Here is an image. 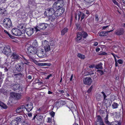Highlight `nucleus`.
<instances>
[{"mask_svg":"<svg viewBox=\"0 0 125 125\" xmlns=\"http://www.w3.org/2000/svg\"><path fill=\"white\" fill-rule=\"evenodd\" d=\"M3 25L6 28H10L12 25L11 20L8 18H5L3 20Z\"/></svg>","mask_w":125,"mask_h":125,"instance_id":"1","label":"nucleus"},{"mask_svg":"<svg viewBox=\"0 0 125 125\" xmlns=\"http://www.w3.org/2000/svg\"><path fill=\"white\" fill-rule=\"evenodd\" d=\"M48 25L47 24L45 23L38 24L36 27H35V31L37 32L41 30H44L46 28Z\"/></svg>","mask_w":125,"mask_h":125,"instance_id":"2","label":"nucleus"},{"mask_svg":"<svg viewBox=\"0 0 125 125\" xmlns=\"http://www.w3.org/2000/svg\"><path fill=\"white\" fill-rule=\"evenodd\" d=\"M42 45L44 49V51L45 52H48L51 50L49 42L46 40L42 41Z\"/></svg>","mask_w":125,"mask_h":125,"instance_id":"3","label":"nucleus"},{"mask_svg":"<svg viewBox=\"0 0 125 125\" xmlns=\"http://www.w3.org/2000/svg\"><path fill=\"white\" fill-rule=\"evenodd\" d=\"M62 0H57V1L55 2L53 4L52 7L54 9H57L55 11V14H56L57 12H59L60 11V6L59 3L61 2H62Z\"/></svg>","mask_w":125,"mask_h":125,"instance_id":"4","label":"nucleus"},{"mask_svg":"<svg viewBox=\"0 0 125 125\" xmlns=\"http://www.w3.org/2000/svg\"><path fill=\"white\" fill-rule=\"evenodd\" d=\"M24 63L21 62V63H19L15 65L16 69L18 71L21 72L23 71L24 67Z\"/></svg>","mask_w":125,"mask_h":125,"instance_id":"5","label":"nucleus"},{"mask_svg":"<svg viewBox=\"0 0 125 125\" xmlns=\"http://www.w3.org/2000/svg\"><path fill=\"white\" fill-rule=\"evenodd\" d=\"M36 54L39 57L43 58L45 56L46 52L44 50L39 49L36 51Z\"/></svg>","mask_w":125,"mask_h":125,"instance_id":"6","label":"nucleus"},{"mask_svg":"<svg viewBox=\"0 0 125 125\" xmlns=\"http://www.w3.org/2000/svg\"><path fill=\"white\" fill-rule=\"evenodd\" d=\"M55 12V10L52 8H49L47 9L44 13V15L49 16L53 15Z\"/></svg>","mask_w":125,"mask_h":125,"instance_id":"7","label":"nucleus"},{"mask_svg":"<svg viewBox=\"0 0 125 125\" xmlns=\"http://www.w3.org/2000/svg\"><path fill=\"white\" fill-rule=\"evenodd\" d=\"M10 47L9 45H7L3 48L2 52L6 55H8L11 52Z\"/></svg>","mask_w":125,"mask_h":125,"instance_id":"8","label":"nucleus"},{"mask_svg":"<svg viewBox=\"0 0 125 125\" xmlns=\"http://www.w3.org/2000/svg\"><path fill=\"white\" fill-rule=\"evenodd\" d=\"M11 31L13 34L16 36H20L22 34H23L21 31L17 28L13 29L11 30Z\"/></svg>","mask_w":125,"mask_h":125,"instance_id":"9","label":"nucleus"},{"mask_svg":"<svg viewBox=\"0 0 125 125\" xmlns=\"http://www.w3.org/2000/svg\"><path fill=\"white\" fill-rule=\"evenodd\" d=\"M95 125H105L102 117L99 115H98L97 116V119Z\"/></svg>","mask_w":125,"mask_h":125,"instance_id":"10","label":"nucleus"},{"mask_svg":"<svg viewBox=\"0 0 125 125\" xmlns=\"http://www.w3.org/2000/svg\"><path fill=\"white\" fill-rule=\"evenodd\" d=\"M36 48L32 46L29 47L27 49L28 53L30 55H33L36 53Z\"/></svg>","mask_w":125,"mask_h":125,"instance_id":"11","label":"nucleus"},{"mask_svg":"<svg viewBox=\"0 0 125 125\" xmlns=\"http://www.w3.org/2000/svg\"><path fill=\"white\" fill-rule=\"evenodd\" d=\"M11 96L17 100H18L21 99V94L18 93H12L11 94Z\"/></svg>","mask_w":125,"mask_h":125,"instance_id":"12","label":"nucleus"},{"mask_svg":"<svg viewBox=\"0 0 125 125\" xmlns=\"http://www.w3.org/2000/svg\"><path fill=\"white\" fill-rule=\"evenodd\" d=\"M33 107V103L31 102H29L26 105V109L28 112L31 111Z\"/></svg>","mask_w":125,"mask_h":125,"instance_id":"13","label":"nucleus"},{"mask_svg":"<svg viewBox=\"0 0 125 125\" xmlns=\"http://www.w3.org/2000/svg\"><path fill=\"white\" fill-rule=\"evenodd\" d=\"M11 58L13 61H16L20 59V57L15 52H13L11 56Z\"/></svg>","mask_w":125,"mask_h":125,"instance_id":"14","label":"nucleus"},{"mask_svg":"<svg viewBox=\"0 0 125 125\" xmlns=\"http://www.w3.org/2000/svg\"><path fill=\"white\" fill-rule=\"evenodd\" d=\"M92 81V80L90 77H86L83 80V83L87 85H90Z\"/></svg>","mask_w":125,"mask_h":125,"instance_id":"15","label":"nucleus"},{"mask_svg":"<svg viewBox=\"0 0 125 125\" xmlns=\"http://www.w3.org/2000/svg\"><path fill=\"white\" fill-rule=\"evenodd\" d=\"M105 105L106 107H109L111 105L112 103L111 100L109 99H105L104 100Z\"/></svg>","mask_w":125,"mask_h":125,"instance_id":"16","label":"nucleus"},{"mask_svg":"<svg viewBox=\"0 0 125 125\" xmlns=\"http://www.w3.org/2000/svg\"><path fill=\"white\" fill-rule=\"evenodd\" d=\"M75 40L77 42L81 41L82 40V36L80 32H78L76 33V37Z\"/></svg>","mask_w":125,"mask_h":125,"instance_id":"17","label":"nucleus"},{"mask_svg":"<svg viewBox=\"0 0 125 125\" xmlns=\"http://www.w3.org/2000/svg\"><path fill=\"white\" fill-rule=\"evenodd\" d=\"M34 29L29 28L26 30V34L29 36H31L33 32Z\"/></svg>","mask_w":125,"mask_h":125,"instance_id":"18","label":"nucleus"},{"mask_svg":"<svg viewBox=\"0 0 125 125\" xmlns=\"http://www.w3.org/2000/svg\"><path fill=\"white\" fill-rule=\"evenodd\" d=\"M124 32V30L122 28L118 29L115 31V33L118 35H123Z\"/></svg>","mask_w":125,"mask_h":125,"instance_id":"19","label":"nucleus"},{"mask_svg":"<svg viewBox=\"0 0 125 125\" xmlns=\"http://www.w3.org/2000/svg\"><path fill=\"white\" fill-rule=\"evenodd\" d=\"M20 87V85L17 83H15L14 84L13 83L12 84L11 88L14 91L18 90Z\"/></svg>","mask_w":125,"mask_h":125,"instance_id":"20","label":"nucleus"},{"mask_svg":"<svg viewBox=\"0 0 125 125\" xmlns=\"http://www.w3.org/2000/svg\"><path fill=\"white\" fill-rule=\"evenodd\" d=\"M78 16V20H79L81 17V21L84 18L85 15L83 13H82V12L79 11V12L77 14Z\"/></svg>","mask_w":125,"mask_h":125,"instance_id":"21","label":"nucleus"},{"mask_svg":"<svg viewBox=\"0 0 125 125\" xmlns=\"http://www.w3.org/2000/svg\"><path fill=\"white\" fill-rule=\"evenodd\" d=\"M108 115L107 114L104 118V122L107 125H112V122H110L108 120Z\"/></svg>","mask_w":125,"mask_h":125,"instance_id":"22","label":"nucleus"},{"mask_svg":"<svg viewBox=\"0 0 125 125\" xmlns=\"http://www.w3.org/2000/svg\"><path fill=\"white\" fill-rule=\"evenodd\" d=\"M113 30H111L107 31H102L99 34V36H107L108 34V32L112 31Z\"/></svg>","mask_w":125,"mask_h":125,"instance_id":"23","label":"nucleus"},{"mask_svg":"<svg viewBox=\"0 0 125 125\" xmlns=\"http://www.w3.org/2000/svg\"><path fill=\"white\" fill-rule=\"evenodd\" d=\"M49 17V19L50 21H53L55 19L56 16L54 14L47 16Z\"/></svg>","mask_w":125,"mask_h":125,"instance_id":"24","label":"nucleus"},{"mask_svg":"<svg viewBox=\"0 0 125 125\" xmlns=\"http://www.w3.org/2000/svg\"><path fill=\"white\" fill-rule=\"evenodd\" d=\"M60 11H59V12H57L56 14L57 15H56V16H59L60 15L64 12V8H62L60 7Z\"/></svg>","mask_w":125,"mask_h":125,"instance_id":"25","label":"nucleus"},{"mask_svg":"<svg viewBox=\"0 0 125 125\" xmlns=\"http://www.w3.org/2000/svg\"><path fill=\"white\" fill-rule=\"evenodd\" d=\"M102 65V64L101 62H100L95 66V67L96 69H102L103 68Z\"/></svg>","mask_w":125,"mask_h":125,"instance_id":"26","label":"nucleus"},{"mask_svg":"<svg viewBox=\"0 0 125 125\" xmlns=\"http://www.w3.org/2000/svg\"><path fill=\"white\" fill-rule=\"evenodd\" d=\"M81 33L82 37L84 38H85L88 36V34L87 32L85 31L80 32Z\"/></svg>","mask_w":125,"mask_h":125,"instance_id":"27","label":"nucleus"},{"mask_svg":"<svg viewBox=\"0 0 125 125\" xmlns=\"http://www.w3.org/2000/svg\"><path fill=\"white\" fill-rule=\"evenodd\" d=\"M68 31V29L66 28H64L61 31V34L62 35H64Z\"/></svg>","mask_w":125,"mask_h":125,"instance_id":"28","label":"nucleus"},{"mask_svg":"<svg viewBox=\"0 0 125 125\" xmlns=\"http://www.w3.org/2000/svg\"><path fill=\"white\" fill-rule=\"evenodd\" d=\"M103 98V96L101 94H97L96 97V99L98 101L100 100L101 99Z\"/></svg>","mask_w":125,"mask_h":125,"instance_id":"29","label":"nucleus"},{"mask_svg":"<svg viewBox=\"0 0 125 125\" xmlns=\"http://www.w3.org/2000/svg\"><path fill=\"white\" fill-rule=\"evenodd\" d=\"M0 106L4 109H6L7 108V106L3 103L0 101Z\"/></svg>","mask_w":125,"mask_h":125,"instance_id":"30","label":"nucleus"},{"mask_svg":"<svg viewBox=\"0 0 125 125\" xmlns=\"http://www.w3.org/2000/svg\"><path fill=\"white\" fill-rule=\"evenodd\" d=\"M118 105L116 103L114 102L112 105V108L113 109H116L118 108Z\"/></svg>","mask_w":125,"mask_h":125,"instance_id":"31","label":"nucleus"},{"mask_svg":"<svg viewBox=\"0 0 125 125\" xmlns=\"http://www.w3.org/2000/svg\"><path fill=\"white\" fill-rule=\"evenodd\" d=\"M32 46L33 47H35L36 48L38 46V44L36 40H35L34 42L32 44Z\"/></svg>","mask_w":125,"mask_h":125,"instance_id":"32","label":"nucleus"},{"mask_svg":"<svg viewBox=\"0 0 125 125\" xmlns=\"http://www.w3.org/2000/svg\"><path fill=\"white\" fill-rule=\"evenodd\" d=\"M14 75L17 77L20 78L23 76V74L21 73L15 74Z\"/></svg>","mask_w":125,"mask_h":125,"instance_id":"33","label":"nucleus"},{"mask_svg":"<svg viewBox=\"0 0 125 125\" xmlns=\"http://www.w3.org/2000/svg\"><path fill=\"white\" fill-rule=\"evenodd\" d=\"M6 12V10L5 8H0V14H5Z\"/></svg>","mask_w":125,"mask_h":125,"instance_id":"34","label":"nucleus"},{"mask_svg":"<svg viewBox=\"0 0 125 125\" xmlns=\"http://www.w3.org/2000/svg\"><path fill=\"white\" fill-rule=\"evenodd\" d=\"M18 124V122L14 120L11 121L10 125H17Z\"/></svg>","mask_w":125,"mask_h":125,"instance_id":"35","label":"nucleus"},{"mask_svg":"<svg viewBox=\"0 0 125 125\" xmlns=\"http://www.w3.org/2000/svg\"><path fill=\"white\" fill-rule=\"evenodd\" d=\"M78 57L82 59H84L85 58V56L80 53H78L77 55Z\"/></svg>","mask_w":125,"mask_h":125,"instance_id":"36","label":"nucleus"},{"mask_svg":"<svg viewBox=\"0 0 125 125\" xmlns=\"http://www.w3.org/2000/svg\"><path fill=\"white\" fill-rule=\"evenodd\" d=\"M101 93L102 94V95L103 96V97H104V100L106 99V98L107 96V94H106L103 91L101 92Z\"/></svg>","mask_w":125,"mask_h":125,"instance_id":"37","label":"nucleus"},{"mask_svg":"<svg viewBox=\"0 0 125 125\" xmlns=\"http://www.w3.org/2000/svg\"><path fill=\"white\" fill-rule=\"evenodd\" d=\"M112 125H121L120 123L117 121H115L112 123Z\"/></svg>","mask_w":125,"mask_h":125,"instance_id":"38","label":"nucleus"},{"mask_svg":"<svg viewBox=\"0 0 125 125\" xmlns=\"http://www.w3.org/2000/svg\"><path fill=\"white\" fill-rule=\"evenodd\" d=\"M4 32L7 34L11 38L13 39V37L11 35L9 32H8L7 31L5 30H4Z\"/></svg>","mask_w":125,"mask_h":125,"instance_id":"39","label":"nucleus"},{"mask_svg":"<svg viewBox=\"0 0 125 125\" xmlns=\"http://www.w3.org/2000/svg\"><path fill=\"white\" fill-rule=\"evenodd\" d=\"M22 110L19 107L16 110V111L17 113H19L22 111Z\"/></svg>","mask_w":125,"mask_h":125,"instance_id":"40","label":"nucleus"},{"mask_svg":"<svg viewBox=\"0 0 125 125\" xmlns=\"http://www.w3.org/2000/svg\"><path fill=\"white\" fill-rule=\"evenodd\" d=\"M15 120L17 121V122L18 123V122H20L21 121V119L19 117H17L15 118Z\"/></svg>","mask_w":125,"mask_h":125,"instance_id":"41","label":"nucleus"},{"mask_svg":"<svg viewBox=\"0 0 125 125\" xmlns=\"http://www.w3.org/2000/svg\"><path fill=\"white\" fill-rule=\"evenodd\" d=\"M93 88V86L92 85L88 89V90L87 91V93H91V92Z\"/></svg>","mask_w":125,"mask_h":125,"instance_id":"42","label":"nucleus"},{"mask_svg":"<svg viewBox=\"0 0 125 125\" xmlns=\"http://www.w3.org/2000/svg\"><path fill=\"white\" fill-rule=\"evenodd\" d=\"M97 71L98 72V73L100 74L101 75H102L104 73V72L101 70H98Z\"/></svg>","mask_w":125,"mask_h":125,"instance_id":"43","label":"nucleus"},{"mask_svg":"<svg viewBox=\"0 0 125 125\" xmlns=\"http://www.w3.org/2000/svg\"><path fill=\"white\" fill-rule=\"evenodd\" d=\"M85 1L88 3H91L93 2L94 0H84Z\"/></svg>","mask_w":125,"mask_h":125,"instance_id":"44","label":"nucleus"},{"mask_svg":"<svg viewBox=\"0 0 125 125\" xmlns=\"http://www.w3.org/2000/svg\"><path fill=\"white\" fill-rule=\"evenodd\" d=\"M50 114L52 117H53L55 115V113L53 111L51 112L50 113Z\"/></svg>","mask_w":125,"mask_h":125,"instance_id":"45","label":"nucleus"},{"mask_svg":"<svg viewBox=\"0 0 125 125\" xmlns=\"http://www.w3.org/2000/svg\"><path fill=\"white\" fill-rule=\"evenodd\" d=\"M21 109H22L24 108L26 109V106H24V105H22L19 106Z\"/></svg>","mask_w":125,"mask_h":125,"instance_id":"46","label":"nucleus"},{"mask_svg":"<svg viewBox=\"0 0 125 125\" xmlns=\"http://www.w3.org/2000/svg\"><path fill=\"white\" fill-rule=\"evenodd\" d=\"M117 62L119 64H122L123 63L122 60L120 59L118 60L117 61Z\"/></svg>","mask_w":125,"mask_h":125,"instance_id":"47","label":"nucleus"},{"mask_svg":"<svg viewBox=\"0 0 125 125\" xmlns=\"http://www.w3.org/2000/svg\"><path fill=\"white\" fill-rule=\"evenodd\" d=\"M7 0H0V4L5 3Z\"/></svg>","mask_w":125,"mask_h":125,"instance_id":"48","label":"nucleus"},{"mask_svg":"<svg viewBox=\"0 0 125 125\" xmlns=\"http://www.w3.org/2000/svg\"><path fill=\"white\" fill-rule=\"evenodd\" d=\"M23 58L24 60H25L26 61L25 62H24V64H26L27 65H29V62H27V60H26L24 58Z\"/></svg>","mask_w":125,"mask_h":125,"instance_id":"49","label":"nucleus"},{"mask_svg":"<svg viewBox=\"0 0 125 125\" xmlns=\"http://www.w3.org/2000/svg\"><path fill=\"white\" fill-rule=\"evenodd\" d=\"M113 3L115 5H118V3L115 0H112Z\"/></svg>","mask_w":125,"mask_h":125,"instance_id":"50","label":"nucleus"},{"mask_svg":"<svg viewBox=\"0 0 125 125\" xmlns=\"http://www.w3.org/2000/svg\"><path fill=\"white\" fill-rule=\"evenodd\" d=\"M18 27L21 29H23V28H24L23 27V24H21L20 25H19Z\"/></svg>","mask_w":125,"mask_h":125,"instance_id":"51","label":"nucleus"},{"mask_svg":"<svg viewBox=\"0 0 125 125\" xmlns=\"http://www.w3.org/2000/svg\"><path fill=\"white\" fill-rule=\"evenodd\" d=\"M76 27H77V29L79 30H80V25L78 24L77 25Z\"/></svg>","mask_w":125,"mask_h":125,"instance_id":"52","label":"nucleus"},{"mask_svg":"<svg viewBox=\"0 0 125 125\" xmlns=\"http://www.w3.org/2000/svg\"><path fill=\"white\" fill-rule=\"evenodd\" d=\"M38 65L40 66H42L44 65L43 63H39L38 64Z\"/></svg>","mask_w":125,"mask_h":125,"instance_id":"53","label":"nucleus"},{"mask_svg":"<svg viewBox=\"0 0 125 125\" xmlns=\"http://www.w3.org/2000/svg\"><path fill=\"white\" fill-rule=\"evenodd\" d=\"M95 20L96 21H98V16L97 15H95Z\"/></svg>","mask_w":125,"mask_h":125,"instance_id":"54","label":"nucleus"},{"mask_svg":"<svg viewBox=\"0 0 125 125\" xmlns=\"http://www.w3.org/2000/svg\"><path fill=\"white\" fill-rule=\"evenodd\" d=\"M51 118H48V121H47V122L48 123H50L51 122Z\"/></svg>","mask_w":125,"mask_h":125,"instance_id":"55","label":"nucleus"},{"mask_svg":"<svg viewBox=\"0 0 125 125\" xmlns=\"http://www.w3.org/2000/svg\"><path fill=\"white\" fill-rule=\"evenodd\" d=\"M52 76V75L51 74H50L48 75L47 78H46V79H49V78L51 76Z\"/></svg>","mask_w":125,"mask_h":125,"instance_id":"56","label":"nucleus"},{"mask_svg":"<svg viewBox=\"0 0 125 125\" xmlns=\"http://www.w3.org/2000/svg\"><path fill=\"white\" fill-rule=\"evenodd\" d=\"M28 115L30 117H31L32 115V114L31 113H29L28 114Z\"/></svg>","mask_w":125,"mask_h":125,"instance_id":"57","label":"nucleus"},{"mask_svg":"<svg viewBox=\"0 0 125 125\" xmlns=\"http://www.w3.org/2000/svg\"><path fill=\"white\" fill-rule=\"evenodd\" d=\"M100 48H96V52H99L100 50Z\"/></svg>","mask_w":125,"mask_h":125,"instance_id":"58","label":"nucleus"},{"mask_svg":"<svg viewBox=\"0 0 125 125\" xmlns=\"http://www.w3.org/2000/svg\"><path fill=\"white\" fill-rule=\"evenodd\" d=\"M98 43L97 42H95L94 44V45L96 46L98 45Z\"/></svg>","mask_w":125,"mask_h":125,"instance_id":"59","label":"nucleus"},{"mask_svg":"<svg viewBox=\"0 0 125 125\" xmlns=\"http://www.w3.org/2000/svg\"><path fill=\"white\" fill-rule=\"evenodd\" d=\"M59 92H60L61 93H64V92L63 90H59Z\"/></svg>","mask_w":125,"mask_h":125,"instance_id":"60","label":"nucleus"},{"mask_svg":"<svg viewBox=\"0 0 125 125\" xmlns=\"http://www.w3.org/2000/svg\"><path fill=\"white\" fill-rule=\"evenodd\" d=\"M108 26H103V29H105L106 28H107L108 27Z\"/></svg>","mask_w":125,"mask_h":125,"instance_id":"61","label":"nucleus"},{"mask_svg":"<svg viewBox=\"0 0 125 125\" xmlns=\"http://www.w3.org/2000/svg\"><path fill=\"white\" fill-rule=\"evenodd\" d=\"M36 81H37V82L36 83H39V82H40V80L39 79H37Z\"/></svg>","mask_w":125,"mask_h":125,"instance_id":"62","label":"nucleus"},{"mask_svg":"<svg viewBox=\"0 0 125 125\" xmlns=\"http://www.w3.org/2000/svg\"><path fill=\"white\" fill-rule=\"evenodd\" d=\"M37 115L36 114H35L34 115L32 119V120H34L35 119V118L36 117V116H37Z\"/></svg>","mask_w":125,"mask_h":125,"instance_id":"63","label":"nucleus"},{"mask_svg":"<svg viewBox=\"0 0 125 125\" xmlns=\"http://www.w3.org/2000/svg\"><path fill=\"white\" fill-rule=\"evenodd\" d=\"M122 26L123 27H124L125 28V23H123L122 24Z\"/></svg>","mask_w":125,"mask_h":125,"instance_id":"64","label":"nucleus"}]
</instances>
